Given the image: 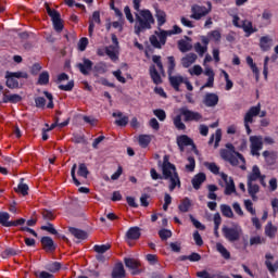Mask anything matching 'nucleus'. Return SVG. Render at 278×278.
Here are the masks:
<instances>
[{"instance_id":"12","label":"nucleus","mask_w":278,"mask_h":278,"mask_svg":"<svg viewBox=\"0 0 278 278\" xmlns=\"http://www.w3.org/2000/svg\"><path fill=\"white\" fill-rule=\"evenodd\" d=\"M94 63L90 59H83V63H77L76 68L80 71L81 75H90Z\"/></svg>"},{"instance_id":"62","label":"nucleus","mask_w":278,"mask_h":278,"mask_svg":"<svg viewBox=\"0 0 278 278\" xmlns=\"http://www.w3.org/2000/svg\"><path fill=\"white\" fill-rule=\"evenodd\" d=\"M244 207L247 212H250L252 216H255L256 211L253 208V202L251 200H244Z\"/></svg>"},{"instance_id":"51","label":"nucleus","mask_w":278,"mask_h":278,"mask_svg":"<svg viewBox=\"0 0 278 278\" xmlns=\"http://www.w3.org/2000/svg\"><path fill=\"white\" fill-rule=\"evenodd\" d=\"M49 273H58L62 268V264L60 262H52L46 266Z\"/></svg>"},{"instance_id":"61","label":"nucleus","mask_w":278,"mask_h":278,"mask_svg":"<svg viewBox=\"0 0 278 278\" xmlns=\"http://www.w3.org/2000/svg\"><path fill=\"white\" fill-rule=\"evenodd\" d=\"M154 116H156V118H159V121L164 122L166 121V111L162 110V109H156L153 111Z\"/></svg>"},{"instance_id":"24","label":"nucleus","mask_w":278,"mask_h":278,"mask_svg":"<svg viewBox=\"0 0 278 278\" xmlns=\"http://www.w3.org/2000/svg\"><path fill=\"white\" fill-rule=\"evenodd\" d=\"M197 54L194 53H188L186 56H184L181 59V64L184 66V68H190V66H192V64H194L197 62Z\"/></svg>"},{"instance_id":"1","label":"nucleus","mask_w":278,"mask_h":278,"mask_svg":"<svg viewBox=\"0 0 278 278\" xmlns=\"http://www.w3.org/2000/svg\"><path fill=\"white\" fill-rule=\"evenodd\" d=\"M159 166H161L163 179L169 181V192H173L175 188H181V179L179 178V173H177V166L170 163V156L164 155L163 163L159 161Z\"/></svg>"},{"instance_id":"21","label":"nucleus","mask_w":278,"mask_h":278,"mask_svg":"<svg viewBox=\"0 0 278 278\" xmlns=\"http://www.w3.org/2000/svg\"><path fill=\"white\" fill-rule=\"evenodd\" d=\"M68 231L77 240H88V232H86V230H81L75 227H70Z\"/></svg>"},{"instance_id":"60","label":"nucleus","mask_w":278,"mask_h":278,"mask_svg":"<svg viewBox=\"0 0 278 278\" xmlns=\"http://www.w3.org/2000/svg\"><path fill=\"white\" fill-rule=\"evenodd\" d=\"M248 192L249 194H257L260 192V185L248 182Z\"/></svg>"},{"instance_id":"40","label":"nucleus","mask_w":278,"mask_h":278,"mask_svg":"<svg viewBox=\"0 0 278 278\" xmlns=\"http://www.w3.org/2000/svg\"><path fill=\"white\" fill-rule=\"evenodd\" d=\"M253 115L245 113L244 115V127H245V131L248 134V136H251L252 130H251V124L253 123Z\"/></svg>"},{"instance_id":"2","label":"nucleus","mask_w":278,"mask_h":278,"mask_svg":"<svg viewBox=\"0 0 278 278\" xmlns=\"http://www.w3.org/2000/svg\"><path fill=\"white\" fill-rule=\"evenodd\" d=\"M138 12L139 14H136V20L139 24L135 25L136 36H140L142 31L151 29L152 25H155V18L149 9L139 10Z\"/></svg>"},{"instance_id":"46","label":"nucleus","mask_w":278,"mask_h":278,"mask_svg":"<svg viewBox=\"0 0 278 278\" xmlns=\"http://www.w3.org/2000/svg\"><path fill=\"white\" fill-rule=\"evenodd\" d=\"M187 161L188 164L185 166L186 170L188 173H194V168H197V161L194 160V156H188Z\"/></svg>"},{"instance_id":"34","label":"nucleus","mask_w":278,"mask_h":278,"mask_svg":"<svg viewBox=\"0 0 278 278\" xmlns=\"http://www.w3.org/2000/svg\"><path fill=\"white\" fill-rule=\"evenodd\" d=\"M68 123H71V118H67L63 123H60V117H55V122L51 124L49 128H47V131H53L55 127H60V129H63V127H67Z\"/></svg>"},{"instance_id":"38","label":"nucleus","mask_w":278,"mask_h":278,"mask_svg":"<svg viewBox=\"0 0 278 278\" xmlns=\"http://www.w3.org/2000/svg\"><path fill=\"white\" fill-rule=\"evenodd\" d=\"M216 249L224 260H231V253L227 251V248L223 243H217Z\"/></svg>"},{"instance_id":"48","label":"nucleus","mask_w":278,"mask_h":278,"mask_svg":"<svg viewBox=\"0 0 278 278\" xmlns=\"http://www.w3.org/2000/svg\"><path fill=\"white\" fill-rule=\"evenodd\" d=\"M139 144L142 149H147L151 144V137L149 135H140Z\"/></svg>"},{"instance_id":"20","label":"nucleus","mask_w":278,"mask_h":278,"mask_svg":"<svg viewBox=\"0 0 278 278\" xmlns=\"http://www.w3.org/2000/svg\"><path fill=\"white\" fill-rule=\"evenodd\" d=\"M245 34V38H249L252 34L257 31V28H253V22L244 20L242 22L241 28Z\"/></svg>"},{"instance_id":"47","label":"nucleus","mask_w":278,"mask_h":278,"mask_svg":"<svg viewBox=\"0 0 278 278\" xmlns=\"http://www.w3.org/2000/svg\"><path fill=\"white\" fill-rule=\"evenodd\" d=\"M0 225L2 227H10V213L0 212Z\"/></svg>"},{"instance_id":"7","label":"nucleus","mask_w":278,"mask_h":278,"mask_svg":"<svg viewBox=\"0 0 278 278\" xmlns=\"http://www.w3.org/2000/svg\"><path fill=\"white\" fill-rule=\"evenodd\" d=\"M124 264L126 268H129L131 270V275H141V273H144V267L142 266V262L138 258H131V257H125Z\"/></svg>"},{"instance_id":"22","label":"nucleus","mask_w":278,"mask_h":278,"mask_svg":"<svg viewBox=\"0 0 278 278\" xmlns=\"http://www.w3.org/2000/svg\"><path fill=\"white\" fill-rule=\"evenodd\" d=\"M206 179H207V177L205 176V174H203V173L197 174V175L192 178V180H191V184H192L194 190H200L202 184H203Z\"/></svg>"},{"instance_id":"27","label":"nucleus","mask_w":278,"mask_h":278,"mask_svg":"<svg viewBox=\"0 0 278 278\" xmlns=\"http://www.w3.org/2000/svg\"><path fill=\"white\" fill-rule=\"evenodd\" d=\"M125 266H123V263H118L112 270V278H125Z\"/></svg>"},{"instance_id":"41","label":"nucleus","mask_w":278,"mask_h":278,"mask_svg":"<svg viewBox=\"0 0 278 278\" xmlns=\"http://www.w3.org/2000/svg\"><path fill=\"white\" fill-rule=\"evenodd\" d=\"M49 72L43 71L41 74H39L37 84L38 86H47L49 84Z\"/></svg>"},{"instance_id":"37","label":"nucleus","mask_w":278,"mask_h":278,"mask_svg":"<svg viewBox=\"0 0 278 278\" xmlns=\"http://www.w3.org/2000/svg\"><path fill=\"white\" fill-rule=\"evenodd\" d=\"M156 21L159 29H162V26L166 23V13L162 10L156 11Z\"/></svg>"},{"instance_id":"54","label":"nucleus","mask_w":278,"mask_h":278,"mask_svg":"<svg viewBox=\"0 0 278 278\" xmlns=\"http://www.w3.org/2000/svg\"><path fill=\"white\" fill-rule=\"evenodd\" d=\"M194 50L200 55V58H203V55H205V53H207V46H202L201 42H197L194 45Z\"/></svg>"},{"instance_id":"23","label":"nucleus","mask_w":278,"mask_h":278,"mask_svg":"<svg viewBox=\"0 0 278 278\" xmlns=\"http://www.w3.org/2000/svg\"><path fill=\"white\" fill-rule=\"evenodd\" d=\"M150 77L156 86H160L162 84V76L160 75V72H157V68H155V65H151L149 68Z\"/></svg>"},{"instance_id":"17","label":"nucleus","mask_w":278,"mask_h":278,"mask_svg":"<svg viewBox=\"0 0 278 278\" xmlns=\"http://www.w3.org/2000/svg\"><path fill=\"white\" fill-rule=\"evenodd\" d=\"M113 118H118L115 121L117 127H127L129 125V117L127 115L123 116V112H117L112 114Z\"/></svg>"},{"instance_id":"30","label":"nucleus","mask_w":278,"mask_h":278,"mask_svg":"<svg viewBox=\"0 0 278 278\" xmlns=\"http://www.w3.org/2000/svg\"><path fill=\"white\" fill-rule=\"evenodd\" d=\"M263 157H265L267 166H274V164L277 162V154L268 150L263 152Z\"/></svg>"},{"instance_id":"11","label":"nucleus","mask_w":278,"mask_h":278,"mask_svg":"<svg viewBox=\"0 0 278 278\" xmlns=\"http://www.w3.org/2000/svg\"><path fill=\"white\" fill-rule=\"evenodd\" d=\"M219 155L225 162H229L231 166H238V164H240L238 156L233 155V152H229L227 149H222Z\"/></svg>"},{"instance_id":"4","label":"nucleus","mask_w":278,"mask_h":278,"mask_svg":"<svg viewBox=\"0 0 278 278\" xmlns=\"http://www.w3.org/2000/svg\"><path fill=\"white\" fill-rule=\"evenodd\" d=\"M206 5H200V4H193L191 7V15L190 18H193V21H201V18H205L207 14L212 12V2L207 1Z\"/></svg>"},{"instance_id":"6","label":"nucleus","mask_w":278,"mask_h":278,"mask_svg":"<svg viewBox=\"0 0 278 278\" xmlns=\"http://www.w3.org/2000/svg\"><path fill=\"white\" fill-rule=\"evenodd\" d=\"M222 233L224 238L228 240V242H238V240H240V236H242V228H240L239 226H223Z\"/></svg>"},{"instance_id":"52","label":"nucleus","mask_w":278,"mask_h":278,"mask_svg":"<svg viewBox=\"0 0 278 278\" xmlns=\"http://www.w3.org/2000/svg\"><path fill=\"white\" fill-rule=\"evenodd\" d=\"M204 166L213 173V175H220V167L216 163L206 162Z\"/></svg>"},{"instance_id":"42","label":"nucleus","mask_w":278,"mask_h":278,"mask_svg":"<svg viewBox=\"0 0 278 278\" xmlns=\"http://www.w3.org/2000/svg\"><path fill=\"white\" fill-rule=\"evenodd\" d=\"M220 212L226 218H233V211L231 210V206L227 204H222Z\"/></svg>"},{"instance_id":"9","label":"nucleus","mask_w":278,"mask_h":278,"mask_svg":"<svg viewBox=\"0 0 278 278\" xmlns=\"http://www.w3.org/2000/svg\"><path fill=\"white\" fill-rule=\"evenodd\" d=\"M181 116H185V123H190L194 121L195 123H199L201 118H203V115L199 112L190 111L188 108H181L180 109Z\"/></svg>"},{"instance_id":"5","label":"nucleus","mask_w":278,"mask_h":278,"mask_svg":"<svg viewBox=\"0 0 278 278\" xmlns=\"http://www.w3.org/2000/svg\"><path fill=\"white\" fill-rule=\"evenodd\" d=\"M46 12L52 21L54 31H58V34L62 33L64 29V22L62 21V15L58 12V10L51 9V7H49L47 3Z\"/></svg>"},{"instance_id":"28","label":"nucleus","mask_w":278,"mask_h":278,"mask_svg":"<svg viewBox=\"0 0 278 278\" xmlns=\"http://www.w3.org/2000/svg\"><path fill=\"white\" fill-rule=\"evenodd\" d=\"M273 42V39L268 36H263L260 38V49L261 51H270V43Z\"/></svg>"},{"instance_id":"13","label":"nucleus","mask_w":278,"mask_h":278,"mask_svg":"<svg viewBox=\"0 0 278 278\" xmlns=\"http://www.w3.org/2000/svg\"><path fill=\"white\" fill-rule=\"evenodd\" d=\"M41 245L43 251H46V253H53V251H55V249H58V245H55V242L53 241V239L51 237H41L40 239Z\"/></svg>"},{"instance_id":"45","label":"nucleus","mask_w":278,"mask_h":278,"mask_svg":"<svg viewBox=\"0 0 278 278\" xmlns=\"http://www.w3.org/2000/svg\"><path fill=\"white\" fill-rule=\"evenodd\" d=\"M207 190H208L207 199H211L212 201H216V199H218V195L215 192L218 190V187L216 185H208Z\"/></svg>"},{"instance_id":"35","label":"nucleus","mask_w":278,"mask_h":278,"mask_svg":"<svg viewBox=\"0 0 278 278\" xmlns=\"http://www.w3.org/2000/svg\"><path fill=\"white\" fill-rule=\"evenodd\" d=\"M24 179H21V182L18 184L17 188L15 189V192L22 194L23 197H27L29 194V186L27 184H23Z\"/></svg>"},{"instance_id":"3","label":"nucleus","mask_w":278,"mask_h":278,"mask_svg":"<svg viewBox=\"0 0 278 278\" xmlns=\"http://www.w3.org/2000/svg\"><path fill=\"white\" fill-rule=\"evenodd\" d=\"M155 35H151L149 37L150 43L153 46L154 49H162V47H164V45H166V40H168V36H170V34L168 33V30H164L162 28L154 31Z\"/></svg>"},{"instance_id":"49","label":"nucleus","mask_w":278,"mask_h":278,"mask_svg":"<svg viewBox=\"0 0 278 278\" xmlns=\"http://www.w3.org/2000/svg\"><path fill=\"white\" fill-rule=\"evenodd\" d=\"M167 75H173L175 73V66H177V63H175V56H167Z\"/></svg>"},{"instance_id":"56","label":"nucleus","mask_w":278,"mask_h":278,"mask_svg":"<svg viewBox=\"0 0 278 278\" xmlns=\"http://www.w3.org/2000/svg\"><path fill=\"white\" fill-rule=\"evenodd\" d=\"M41 231H48V233H51L52 236H58V230L51 223H47L46 226H41Z\"/></svg>"},{"instance_id":"32","label":"nucleus","mask_w":278,"mask_h":278,"mask_svg":"<svg viewBox=\"0 0 278 278\" xmlns=\"http://www.w3.org/2000/svg\"><path fill=\"white\" fill-rule=\"evenodd\" d=\"M265 235L270 239L277 236V226H274L273 222H268L265 226Z\"/></svg>"},{"instance_id":"53","label":"nucleus","mask_w":278,"mask_h":278,"mask_svg":"<svg viewBox=\"0 0 278 278\" xmlns=\"http://www.w3.org/2000/svg\"><path fill=\"white\" fill-rule=\"evenodd\" d=\"M174 125H175L176 129H178L179 131H184L186 129V124H184V122H181V115L175 116Z\"/></svg>"},{"instance_id":"55","label":"nucleus","mask_w":278,"mask_h":278,"mask_svg":"<svg viewBox=\"0 0 278 278\" xmlns=\"http://www.w3.org/2000/svg\"><path fill=\"white\" fill-rule=\"evenodd\" d=\"M41 216L43 218V220H55V213H53L50 210H43L41 211Z\"/></svg>"},{"instance_id":"33","label":"nucleus","mask_w":278,"mask_h":278,"mask_svg":"<svg viewBox=\"0 0 278 278\" xmlns=\"http://www.w3.org/2000/svg\"><path fill=\"white\" fill-rule=\"evenodd\" d=\"M179 262H186L189 260V262H201V254L197 252H192L190 255H181L178 257Z\"/></svg>"},{"instance_id":"19","label":"nucleus","mask_w":278,"mask_h":278,"mask_svg":"<svg viewBox=\"0 0 278 278\" xmlns=\"http://www.w3.org/2000/svg\"><path fill=\"white\" fill-rule=\"evenodd\" d=\"M193 144L192 138L188 137V135H180L177 137V146L179 147L180 151H184L185 147H190Z\"/></svg>"},{"instance_id":"44","label":"nucleus","mask_w":278,"mask_h":278,"mask_svg":"<svg viewBox=\"0 0 278 278\" xmlns=\"http://www.w3.org/2000/svg\"><path fill=\"white\" fill-rule=\"evenodd\" d=\"M152 62H153L154 64H156V66H157L159 71H160V73H161L162 75H164L165 71H164V64L162 63V56H161V55H157V54H154V55L152 56Z\"/></svg>"},{"instance_id":"26","label":"nucleus","mask_w":278,"mask_h":278,"mask_svg":"<svg viewBox=\"0 0 278 278\" xmlns=\"http://www.w3.org/2000/svg\"><path fill=\"white\" fill-rule=\"evenodd\" d=\"M191 207H192V200H190V198H184L180 201V204L178 205V210L182 214H186L187 212H190Z\"/></svg>"},{"instance_id":"64","label":"nucleus","mask_w":278,"mask_h":278,"mask_svg":"<svg viewBox=\"0 0 278 278\" xmlns=\"http://www.w3.org/2000/svg\"><path fill=\"white\" fill-rule=\"evenodd\" d=\"M88 38L87 37H83L79 39L78 41V50L80 51H86L87 47H88Z\"/></svg>"},{"instance_id":"58","label":"nucleus","mask_w":278,"mask_h":278,"mask_svg":"<svg viewBox=\"0 0 278 278\" xmlns=\"http://www.w3.org/2000/svg\"><path fill=\"white\" fill-rule=\"evenodd\" d=\"M265 266L269 270V273L273 275L278 270V261H276L274 265L270 261H265Z\"/></svg>"},{"instance_id":"18","label":"nucleus","mask_w":278,"mask_h":278,"mask_svg":"<svg viewBox=\"0 0 278 278\" xmlns=\"http://www.w3.org/2000/svg\"><path fill=\"white\" fill-rule=\"evenodd\" d=\"M142 232H140V227L134 226L130 227L126 232L127 240H140Z\"/></svg>"},{"instance_id":"59","label":"nucleus","mask_w":278,"mask_h":278,"mask_svg":"<svg viewBox=\"0 0 278 278\" xmlns=\"http://www.w3.org/2000/svg\"><path fill=\"white\" fill-rule=\"evenodd\" d=\"M222 73H223L224 79L226 81L225 90H231V88H233V81H231V79H229V74L225 70H223Z\"/></svg>"},{"instance_id":"39","label":"nucleus","mask_w":278,"mask_h":278,"mask_svg":"<svg viewBox=\"0 0 278 278\" xmlns=\"http://www.w3.org/2000/svg\"><path fill=\"white\" fill-rule=\"evenodd\" d=\"M178 49L181 53H188V51L192 50V45L184 39L178 41Z\"/></svg>"},{"instance_id":"25","label":"nucleus","mask_w":278,"mask_h":278,"mask_svg":"<svg viewBox=\"0 0 278 278\" xmlns=\"http://www.w3.org/2000/svg\"><path fill=\"white\" fill-rule=\"evenodd\" d=\"M168 79H169V84H170L172 88H174V90H176V92H179V86H181V84H184V76L168 75Z\"/></svg>"},{"instance_id":"36","label":"nucleus","mask_w":278,"mask_h":278,"mask_svg":"<svg viewBox=\"0 0 278 278\" xmlns=\"http://www.w3.org/2000/svg\"><path fill=\"white\" fill-rule=\"evenodd\" d=\"M93 73H96L97 75H104V73H108V65L103 62L97 63L93 67H92Z\"/></svg>"},{"instance_id":"29","label":"nucleus","mask_w":278,"mask_h":278,"mask_svg":"<svg viewBox=\"0 0 278 278\" xmlns=\"http://www.w3.org/2000/svg\"><path fill=\"white\" fill-rule=\"evenodd\" d=\"M5 79L7 88H10L11 90L18 88V80H16V78H13V76H10V71L5 72Z\"/></svg>"},{"instance_id":"15","label":"nucleus","mask_w":278,"mask_h":278,"mask_svg":"<svg viewBox=\"0 0 278 278\" xmlns=\"http://www.w3.org/2000/svg\"><path fill=\"white\" fill-rule=\"evenodd\" d=\"M218 101H219V98H218V94L216 93H206L204 96V99H203V104L206 106V108H216V105H218Z\"/></svg>"},{"instance_id":"50","label":"nucleus","mask_w":278,"mask_h":278,"mask_svg":"<svg viewBox=\"0 0 278 278\" xmlns=\"http://www.w3.org/2000/svg\"><path fill=\"white\" fill-rule=\"evenodd\" d=\"M111 248H112V245H110V244H101V245L96 244L93 247V251L96 253H100L101 255H103V253H108V251H110Z\"/></svg>"},{"instance_id":"10","label":"nucleus","mask_w":278,"mask_h":278,"mask_svg":"<svg viewBox=\"0 0 278 278\" xmlns=\"http://www.w3.org/2000/svg\"><path fill=\"white\" fill-rule=\"evenodd\" d=\"M220 177L226 184L224 194H226L227 197L233 194V192H236V184L233 182V178H229V176H227V174L225 173H222Z\"/></svg>"},{"instance_id":"16","label":"nucleus","mask_w":278,"mask_h":278,"mask_svg":"<svg viewBox=\"0 0 278 278\" xmlns=\"http://www.w3.org/2000/svg\"><path fill=\"white\" fill-rule=\"evenodd\" d=\"M94 23H97V25H101V13L99 11H94L91 20H89L88 31L90 37H92V34H94Z\"/></svg>"},{"instance_id":"43","label":"nucleus","mask_w":278,"mask_h":278,"mask_svg":"<svg viewBox=\"0 0 278 278\" xmlns=\"http://www.w3.org/2000/svg\"><path fill=\"white\" fill-rule=\"evenodd\" d=\"M77 174L79 177H84V179H88V175H90V172L88 170V166H86V163L79 164Z\"/></svg>"},{"instance_id":"63","label":"nucleus","mask_w":278,"mask_h":278,"mask_svg":"<svg viewBox=\"0 0 278 278\" xmlns=\"http://www.w3.org/2000/svg\"><path fill=\"white\" fill-rule=\"evenodd\" d=\"M159 236H160L161 240H166L167 238L173 237V231L163 228L159 231Z\"/></svg>"},{"instance_id":"31","label":"nucleus","mask_w":278,"mask_h":278,"mask_svg":"<svg viewBox=\"0 0 278 278\" xmlns=\"http://www.w3.org/2000/svg\"><path fill=\"white\" fill-rule=\"evenodd\" d=\"M260 177H262V172L260 170V166L254 165L252 167V173H250L248 176V182L253 184V181H257V179H260Z\"/></svg>"},{"instance_id":"8","label":"nucleus","mask_w":278,"mask_h":278,"mask_svg":"<svg viewBox=\"0 0 278 278\" xmlns=\"http://www.w3.org/2000/svg\"><path fill=\"white\" fill-rule=\"evenodd\" d=\"M250 149H251V155H254L256 157H260V151H262L264 147V142L262 141V137L257 136H251L250 137Z\"/></svg>"},{"instance_id":"14","label":"nucleus","mask_w":278,"mask_h":278,"mask_svg":"<svg viewBox=\"0 0 278 278\" xmlns=\"http://www.w3.org/2000/svg\"><path fill=\"white\" fill-rule=\"evenodd\" d=\"M226 150L230 153H233L238 160L242 162V165L240 166L241 170H247V159H244V155L242 153L236 151V147H233V143H226Z\"/></svg>"},{"instance_id":"57","label":"nucleus","mask_w":278,"mask_h":278,"mask_svg":"<svg viewBox=\"0 0 278 278\" xmlns=\"http://www.w3.org/2000/svg\"><path fill=\"white\" fill-rule=\"evenodd\" d=\"M21 253L20 250H14V248H7L3 252L2 255L3 257H12L14 255H18Z\"/></svg>"}]
</instances>
